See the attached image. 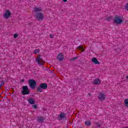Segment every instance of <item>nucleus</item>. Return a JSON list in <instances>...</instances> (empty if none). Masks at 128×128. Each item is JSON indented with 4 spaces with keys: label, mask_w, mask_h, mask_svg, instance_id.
<instances>
[{
    "label": "nucleus",
    "mask_w": 128,
    "mask_h": 128,
    "mask_svg": "<svg viewBox=\"0 0 128 128\" xmlns=\"http://www.w3.org/2000/svg\"><path fill=\"white\" fill-rule=\"evenodd\" d=\"M10 12L9 10H6L4 14V18H8L10 16Z\"/></svg>",
    "instance_id": "7"
},
{
    "label": "nucleus",
    "mask_w": 128,
    "mask_h": 128,
    "mask_svg": "<svg viewBox=\"0 0 128 128\" xmlns=\"http://www.w3.org/2000/svg\"><path fill=\"white\" fill-rule=\"evenodd\" d=\"M126 78H128V76H126Z\"/></svg>",
    "instance_id": "30"
},
{
    "label": "nucleus",
    "mask_w": 128,
    "mask_h": 128,
    "mask_svg": "<svg viewBox=\"0 0 128 128\" xmlns=\"http://www.w3.org/2000/svg\"><path fill=\"white\" fill-rule=\"evenodd\" d=\"M76 58H78V57H74V58H71V59H70V60H71L72 62H73V60H76Z\"/></svg>",
    "instance_id": "23"
},
{
    "label": "nucleus",
    "mask_w": 128,
    "mask_h": 128,
    "mask_svg": "<svg viewBox=\"0 0 128 128\" xmlns=\"http://www.w3.org/2000/svg\"><path fill=\"white\" fill-rule=\"evenodd\" d=\"M63 2H68V0H63Z\"/></svg>",
    "instance_id": "27"
},
{
    "label": "nucleus",
    "mask_w": 128,
    "mask_h": 128,
    "mask_svg": "<svg viewBox=\"0 0 128 128\" xmlns=\"http://www.w3.org/2000/svg\"><path fill=\"white\" fill-rule=\"evenodd\" d=\"M50 38H54V34H50Z\"/></svg>",
    "instance_id": "26"
},
{
    "label": "nucleus",
    "mask_w": 128,
    "mask_h": 128,
    "mask_svg": "<svg viewBox=\"0 0 128 128\" xmlns=\"http://www.w3.org/2000/svg\"><path fill=\"white\" fill-rule=\"evenodd\" d=\"M32 108H34V109L38 108V106H36V104L33 105Z\"/></svg>",
    "instance_id": "24"
},
{
    "label": "nucleus",
    "mask_w": 128,
    "mask_h": 128,
    "mask_svg": "<svg viewBox=\"0 0 128 128\" xmlns=\"http://www.w3.org/2000/svg\"><path fill=\"white\" fill-rule=\"evenodd\" d=\"M88 96H91L90 94L89 93L88 94Z\"/></svg>",
    "instance_id": "29"
},
{
    "label": "nucleus",
    "mask_w": 128,
    "mask_h": 128,
    "mask_svg": "<svg viewBox=\"0 0 128 128\" xmlns=\"http://www.w3.org/2000/svg\"><path fill=\"white\" fill-rule=\"evenodd\" d=\"M22 94L23 96H26V94H29L30 92V90H28V86H25L22 87Z\"/></svg>",
    "instance_id": "4"
},
{
    "label": "nucleus",
    "mask_w": 128,
    "mask_h": 128,
    "mask_svg": "<svg viewBox=\"0 0 128 128\" xmlns=\"http://www.w3.org/2000/svg\"><path fill=\"white\" fill-rule=\"evenodd\" d=\"M98 98L100 100H102L106 99V95L102 93H100L99 94Z\"/></svg>",
    "instance_id": "10"
},
{
    "label": "nucleus",
    "mask_w": 128,
    "mask_h": 128,
    "mask_svg": "<svg viewBox=\"0 0 128 128\" xmlns=\"http://www.w3.org/2000/svg\"><path fill=\"white\" fill-rule=\"evenodd\" d=\"M114 24H122V19L120 16H116L114 17Z\"/></svg>",
    "instance_id": "2"
},
{
    "label": "nucleus",
    "mask_w": 128,
    "mask_h": 128,
    "mask_svg": "<svg viewBox=\"0 0 128 128\" xmlns=\"http://www.w3.org/2000/svg\"><path fill=\"white\" fill-rule=\"evenodd\" d=\"M21 82H24V79H22V80H21Z\"/></svg>",
    "instance_id": "28"
},
{
    "label": "nucleus",
    "mask_w": 128,
    "mask_h": 128,
    "mask_svg": "<svg viewBox=\"0 0 128 128\" xmlns=\"http://www.w3.org/2000/svg\"><path fill=\"white\" fill-rule=\"evenodd\" d=\"M125 9L128 10V4L125 6Z\"/></svg>",
    "instance_id": "25"
},
{
    "label": "nucleus",
    "mask_w": 128,
    "mask_h": 128,
    "mask_svg": "<svg viewBox=\"0 0 128 128\" xmlns=\"http://www.w3.org/2000/svg\"><path fill=\"white\" fill-rule=\"evenodd\" d=\"M46 88H48V84L46 83H41L36 88V91L38 92H42V90H46Z\"/></svg>",
    "instance_id": "1"
},
{
    "label": "nucleus",
    "mask_w": 128,
    "mask_h": 128,
    "mask_svg": "<svg viewBox=\"0 0 128 128\" xmlns=\"http://www.w3.org/2000/svg\"><path fill=\"white\" fill-rule=\"evenodd\" d=\"M40 52V50L39 49H36L34 50L33 54H38Z\"/></svg>",
    "instance_id": "18"
},
{
    "label": "nucleus",
    "mask_w": 128,
    "mask_h": 128,
    "mask_svg": "<svg viewBox=\"0 0 128 128\" xmlns=\"http://www.w3.org/2000/svg\"><path fill=\"white\" fill-rule=\"evenodd\" d=\"M29 86L32 90H34L36 88V82L34 80L30 79L28 80Z\"/></svg>",
    "instance_id": "3"
},
{
    "label": "nucleus",
    "mask_w": 128,
    "mask_h": 128,
    "mask_svg": "<svg viewBox=\"0 0 128 128\" xmlns=\"http://www.w3.org/2000/svg\"><path fill=\"white\" fill-rule=\"evenodd\" d=\"M120 51V50L119 49V52Z\"/></svg>",
    "instance_id": "31"
},
{
    "label": "nucleus",
    "mask_w": 128,
    "mask_h": 128,
    "mask_svg": "<svg viewBox=\"0 0 128 128\" xmlns=\"http://www.w3.org/2000/svg\"><path fill=\"white\" fill-rule=\"evenodd\" d=\"M4 86V82L2 81H0V88H2Z\"/></svg>",
    "instance_id": "21"
},
{
    "label": "nucleus",
    "mask_w": 128,
    "mask_h": 128,
    "mask_svg": "<svg viewBox=\"0 0 128 128\" xmlns=\"http://www.w3.org/2000/svg\"><path fill=\"white\" fill-rule=\"evenodd\" d=\"M60 118H61V120H62V118H66V114L64 112H61L60 115Z\"/></svg>",
    "instance_id": "14"
},
{
    "label": "nucleus",
    "mask_w": 128,
    "mask_h": 128,
    "mask_svg": "<svg viewBox=\"0 0 128 128\" xmlns=\"http://www.w3.org/2000/svg\"><path fill=\"white\" fill-rule=\"evenodd\" d=\"M92 62H94L95 64H100V62L96 58H93L92 60Z\"/></svg>",
    "instance_id": "12"
},
{
    "label": "nucleus",
    "mask_w": 128,
    "mask_h": 128,
    "mask_svg": "<svg viewBox=\"0 0 128 128\" xmlns=\"http://www.w3.org/2000/svg\"><path fill=\"white\" fill-rule=\"evenodd\" d=\"M38 120L40 122H44V118L43 116H41V117L38 118Z\"/></svg>",
    "instance_id": "17"
},
{
    "label": "nucleus",
    "mask_w": 128,
    "mask_h": 128,
    "mask_svg": "<svg viewBox=\"0 0 128 128\" xmlns=\"http://www.w3.org/2000/svg\"><path fill=\"white\" fill-rule=\"evenodd\" d=\"M96 126H98V128H100V126H102V124L96 123Z\"/></svg>",
    "instance_id": "22"
},
{
    "label": "nucleus",
    "mask_w": 128,
    "mask_h": 128,
    "mask_svg": "<svg viewBox=\"0 0 128 128\" xmlns=\"http://www.w3.org/2000/svg\"><path fill=\"white\" fill-rule=\"evenodd\" d=\"M57 60L59 62H62L64 60V55L62 53H60L58 54Z\"/></svg>",
    "instance_id": "8"
},
{
    "label": "nucleus",
    "mask_w": 128,
    "mask_h": 128,
    "mask_svg": "<svg viewBox=\"0 0 128 128\" xmlns=\"http://www.w3.org/2000/svg\"><path fill=\"white\" fill-rule=\"evenodd\" d=\"M102 80L98 78L95 79L94 81V84H100Z\"/></svg>",
    "instance_id": "11"
},
{
    "label": "nucleus",
    "mask_w": 128,
    "mask_h": 128,
    "mask_svg": "<svg viewBox=\"0 0 128 128\" xmlns=\"http://www.w3.org/2000/svg\"><path fill=\"white\" fill-rule=\"evenodd\" d=\"M78 50H80L81 52H84V48H82V45L79 46L77 47Z\"/></svg>",
    "instance_id": "16"
},
{
    "label": "nucleus",
    "mask_w": 128,
    "mask_h": 128,
    "mask_svg": "<svg viewBox=\"0 0 128 128\" xmlns=\"http://www.w3.org/2000/svg\"><path fill=\"white\" fill-rule=\"evenodd\" d=\"M33 12H36V14L37 12H42V8L40 7H35L33 8Z\"/></svg>",
    "instance_id": "9"
},
{
    "label": "nucleus",
    "mask_w": 128,
    "mask_h": 128,
    "mask_svg": "<svg viewBox=\"0 0 128 128\" xmlns=\"http://www.w3.org/2000/svg\"><path fill=\"white\" fill-rule=\"evenodd\" d=\"M36 18L38 20H42L44 18V16L42 12H37L36 13Z\"/></svg>",
    "instance_id": "5"
},
{
    "label": "nucleus",
    "mask_w": 128,
    "mask_h": 128,
    "mask_svg": "<svg viewBox=\"0 0 128 128\" xmlns=\"http://www.w3.org/2000/svg\"><path fill=\"white\" fill-rule=\"evenodd\" d=\"M28 102H29L30 104H36V100L32 99V98H30L28 99Z\"/></svg>",
    "instance_id": "13"
},
{
    "label": "nucleus",
    "mask_w": 128,
    "mask_h": 128,
    "mask_svg": "<svg viewBox=\"0 0 128 128\" xmlns=\"http://www.w3.org/2000/svg\"><path fill=\"white\" fill-rule=\"evenodd\" d=\"M18 34H14V38H18Z\"/></svg>",
    "instance_id": "20"
},
{
    "label": "nucleus",
    "mask_w": 128,
    "mask_h": 128,
    "mask_svg": "<svg viewBox=\"0 0 128 128\" xmlns=\"http://www.w3.org/2000/svg\"><path fill=\"white\" fill-rule=\"evenodd\" d=\"M124 102L125 106H128V98L126 99L124 101Z\"/></svg>",
    "instance_id": "19"
},
{
    "label": "nucleus",
    "mask_w": 128,
    "mask_h": 128,
    "mask_svg": "<svg viewBox=\"0 0 128 128\" xmlns=\"http://www.w3.org/2000/svg\"><path fill=\"white\" fill-rule=\"evenodd\" d=\"M92 124V122L90 120H87L85 122V125H86V126H90V125Z\"/></svg>",
    "instance_id": "15"
},
{
    "label": "nucleus",
    "mask_w": 128,
    "mask_h": 128,
    "mask_svg": "<svg viewBox=\"0 0 128 128\" xmlns=\"http://www.w3.org/2000/svg\"><path fill=\"white\" fill-rule=\"evenodd\" d=\"M36 62H38L39 66H44V61L42 58V56L40 55H38L36 59Z\"/></svg>",
    "instance_id": "6"
}]
</instances>
